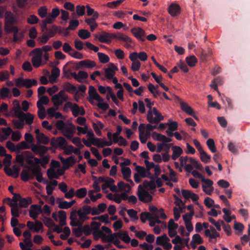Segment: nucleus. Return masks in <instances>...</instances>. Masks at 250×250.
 Returning a JSON list of instances; mask_svg holds the SVG:
<instances>
[{
  "instance_id": "15",
  "label": "nucleus",
  "mask_w": 250,
  "mask_h": 250,
  "mask_svg": "<svg viewBox=\"0 0 250 250\" xmlns=\"http://www.w3.org/2000/svg\"><path fill=\"white\" fill-rule=\"evenodd\" d=\"M42 212V208L40 205H32L30 207L29 215L33 219H36L39 213Z\"/></svg>"
},
{
  "instance_id": "24",
  "label": "nucleus",
  "mask_w": 250,
  "mask_h": 250,
  "mask_svg": "<svg viewBox=\"0 0 250 250\" xmlns=\"http://www.w3.org/2000/svg\"><path fill=\"white\" fill-rule=\"evenodd\" d=\"M63 88L65 91L70 93H73L75 92H76V93H78L77 87L69 82H65L63 83Z\"/></svg>"
},
{
  "instance_id": "32",
  "label": "nucleus",
  "mask_w": 250,
  "mask_h": 250,
  "mask_svg": "<svg viewBox=\"0 0 250 250\" xmlns=\"http://www.w3.org/2000/svg\"><path fill=\"white\" fill-rule=\"evenodd\" d=\"M32 203V199L30 197L27 198H21L19 201V205L22 208H27L29 205Z\"/></svg>"
},
{
  "instance_id": "49",
  "label": "nucleus",
  "mask_w": 250,
  "mask_h": 250,
  "mask_svg": "<svg viewBox=\"0 0 250 250\" xmlns=\"http://www.w3.org/2000/svg\"><path fill=\"white\" fill-rule=\"evenodd\" d=\"M23 154L26 155L28 158L33 159L36 165L41 164V160L33 156L29 151H25L23 152Z\"/></svg>"
},
{
  "instance_id": "9",
  "label": "nucleus",
  "mask_w": 250,
  "mask_h": 250,
  "mask_svg": "<svg viewBox=\"0 0 250 250\" xmlns=\"http://www.w3.org/2000/svg\"><path fill=\"white\" fill-rule=\"evenodd\" d=\"M91 207L87 205H84L82 207V208L78 209V216L81 220H83V223L85 220L88 219L87 215L90 214L91 212Z\"/></svg>"
},
{
  "instance_id": "59",
  "label": "nucleus",
  "mask_w": 250,
  "mask_h": 250,
  "mask_svg": "<svg viewBox=\"0 0 250 250\" xmlns=\"http://www.w3.org/2000/svg\"><path fill=\"white\" fill-rule=\"evenodd\" d=\"M127 213L129 216L135 220H138L139 219L137 216V212L133 209H129L126 210Z\"/></svg>"
},
{
  "instance_id": "25",
  "label": "nucleus",
  "mask_w": 250,
  "mask_h": 250,
  "mask_svg": "<svg viewBox=\"0 0 250 250\" xmlns=\"http://www.w3.org/2000/svg\"><path fill=\"white\" fill-rule=\"evenodd\" d=\"M115 37L113 39H117L120 41H123L126 43H132V39L128 36L121 33H118L117 34H115Z\"/></svg>"
},
{
  "instance_id": "62",
  "label": "nucleus",
  "mask_w": 250,
  "mask_h": 250,
  "mask_svg": "<svg viewBox=\"0 0 250 250\" xmlns=\"http://www.w3.org/2000/svg\"><path fill=\"white\" fill-rule=\"evenodd\" d=\"M124 0H117L107 3V6L111 8H114L121 4Z\"/></svg>"
},
{
  "instance_id": "60",
  "label": "nucleus",
  "mask_w": 250,
  "mask_h": 250,
  "mask_svg": "<svg viewBox=\"0 0 250 250\" xmlns=\"http://www.w3.org/2000/svg\"><path fill=\"white\" fill-rule=\"evenodd\" d=\"M49 101V98L46 96H43L40 98L39 100L37 102V104H39L40 105H42V104L47 105Z\"/></svg>"
},
{
  "instance_id": "27",
  "label": "nucleus",
  "mask_w": 250,
  "mask_h": 250,
  "mask_svg": "<svg viewBox=\"0 0 250 250\" xmlns=\"http://www.w3.org/2000/svg\"><path fill=\"white\" fill-rule=\"evenodd\" d=\"M60 70L56 67H54L51 70V75L49 76L50 81L53 83L57 78L60 76Z\"/></svg>"
},
{
  "instance_id": "6",
  "label": "nucleus",
  "mask_w": 250,
  "mask_h": 250,
  "mask_svg": "<svg viewBox=\"0 0 250 250\" xmlns=\"http://www.w3.org/2000/svg\"><path fill=\"white\" fill-rule=\"evenodd\" d=\"M137 195L139 200L145 203H148L152 200V197L149 192L144 189L141 185L138 186Z\"/></svg>"
},
{
  "instance_id": "45",
  "label": "nucleus",
  "mask_w": 250,
  "mask_h": 250,
  "mask_svg": "<svg viewBox=\"0 0 250 250\" xmlns=\"http://www.w3.org/2000/svg\"><path fill=\"white\" fill-rule=\"evenodd\" d=\"M78 36L82 39L85 40L90 36V32L85 29H81L78 32Z\"/></svg>"
},
{
  "instance_id": "40",
  "label": "nucleus",
  "mask_w": 250,
  "mask_h": 250,
  "mask_svg": "<svg viewBox=\"0 0 250 250\" xmlns=\"http://www.w3.org/2000/svg\"><path fill=\"white\" fill-rule=\"evenodd\" d=\"M200 159L203 162L205 163L209 162L211 159L210 156L208 155L204 150L200 153Z\"/></svg>"
},
{
  "instance_id": "53",
  "label": "nucleus",
  "mask_w": 250,
  "mask_h": 250,
  "mask_svg": "<svg viewBox=\"0 0 250 250\" xmlns=\"http://www.w3.org/2000/svg\"><path fill=\"white\" fill-rule=\"evenodd\" d=\"M10 90L7 87H3L0 89V97L1 99L7 98L9 96Z\"/></svg>"
},
{
  "instance_id": "5",
  "label": "nucleus",
  "mask_w": 250,
  "mask_h": 250,
  "mask_svg": "<svg viewBox=\"0 0 250 250\" xmlns=\"http://www.w3.org/2000/svg\"><path fill=\"white\" fill-rule=\"evenodd\" d=\"M65 90H60L58 93L54 95L52 98V102L55 106H59L62 104L66 102L68 99V96L67 95L64 94Z\"/></svg>"
},
{
  "instance_id": "34",
  "label": "nucleus",
  "mask_w": 250,
  "mask_h": 250,
  "mask_svg": "<svg viewBox=\"0 0 250 250\" xmlns=\"http://www.w3.org/2000/svg\"><path fill=\"white\" fill-rule=\"evenodd\" d=\"M38 108V115L40 119L43 120L46 117L45 108L43 105H40L39 104H37Z\"/></svg>"
},
{
  "instance_id": "26",
  "label": "nucleus",
  "mask_w": 250,
  "mask_h": 250,
  "mask_svg": "<svg viewBox=\"0 0 250 250\" xmlns=\"http://www.w3.org/2000/svg\"><path fill=\"white\" fill-rule=\"evenodd\" d=\"M14 107L12 108V111L14 112L15 115L18 118L21 112H23L21 110V107L19 102L17 100H14L13 102Z\"/></svg>"
},
{
  "instance_id": "55",
  "label": "nucleus",
  "mask_w": 250,
  "mask_h": 250,
  "mask_svg": "<svg viewBox=\"0 0 250 250\" xmlns=\"http://www.w3.org/2000/svg\"><path fill=\"white\" fill-rule=\"evenodd\" d=\"M13 124L16 128L21 129L24 125V122L22 119H19V120H13Z\"/></svg>"
},
{
  "instance_id": "7",
  "label": "nucleus",
  "mask_w": 250,
  "mask_h": 250,
  "mask_svg": "<svg viewBox=\"0 0 250 250\" xmlns=\"http://www.w3.org/2000/svg\"><path fill=\"white\" fill-rule=\"evenodd\" d=\"M50 149V147L41 145L32 144L31 146V149L33 152L35 154H39L41 157H42Z\"/></svg>"
},
{
  "instance_id": "18",
  "label": "nucleus",
  "mask_w": 250,
  "mask_h": 250,
  "mask_svg": "<svg viewBox=\"0 0 250 250\" xmlns=\"http://www.w3.org/2000/svg\"><path fill=\"white\" fill-rule=\"evenodd\" d=\"M19 115L18 118L22 119L23 121L25 120L27 124L31 125L33 123L34 117L31 113L28 112L25 114L24 112H21Z\"/></svg>"
},
{
  "instance_id": "48",
  "label": "nucleus",
  "mask_w": 250,
  "mask_h": 250,
  "mask_svg": "<svg viewBox=\"0 0 250 250\" xmlns=\"http://www.w3.org/2000/svg\"><path fill=\"white\" fill-rule=\"evenodd\" d=\"M203 240L198 233L194 234L192 236L191 243H196L197 244H201L203 243Z\"/></svg>"
},
{
  "instance_id": "56",
  "label": "nucleus",
  "mask_w": 250,
  "mask_h": 250,
  "mask_svg": "<svg viewBox=\"0 0 250 250\" xmlns=\"http://www.w3.org/2000/svg\"><path fill=\"white\" fill-rule=\"evenodd\" d=\"M78 227L77 228H73L72 231L74 233L75 235L77 237H81L83 234L82 228L83 225L82 226H77Z\"/></svg>"
},
{
  "instance_id": "10",
  "label": "nucleus",
  "mask_w": 250,
  "mask_h": 250,
  "mask_svg": "<svg viewBox=\"0 0 250 250\" xmlns=\"http://www.w3.org/2000/svg\"><path fill=\"white\" fill-rule=\"evenodd\" d=\"M78 215V210L75 209L73 210L71 213L69 218L71 220L70 225L72 227H76L77 226H82L83 222L82 220L79 218V219L77 218Z\"/></svg>"
},
{
  "instance_id": "23",
  "label": "nucleus",
  "mask_w": 250,
  "mask_h": 250,
  "mask_svg": "<svg viewBox=\"0 0 250 250\" xmlns=\"http://www.w3.org/2000/svg\"><path fill=\"white\" fill-rule=\"evenodd\" d=\"M154 136H155V139L158 141H160L163 142V144H167V143H169L172 141V139L170 138H167L165 135L156 133L155 132H153Z\"/></svg>"
},
{
  "instance_id": "51",
  "label": "nucleus",
  "mask_w": 250,
  "mask_h": 250,
  "mask_svg": "<svg viewBox=\"0 0 250 250\" xmlns=\"http://www.w3.org/2000/svg\"><path fill=\"white\" fill-rule=\"evenodd\" d=\"M122 235V233L121 232H116L113 233H111L110 235L107 236L106 241L108 242H113V240L119 237L121 238V235Z\"/></svg>"
},
{
  "instance_id": "42",
  "label": "nucleus",
  "mask_w": 250,
  "mask_h": 250,
  "mask_svg": "<svg viewBox=\"0 0 250 250\" xmlns=\"http://www.w3.org/2000/svg\"><path fill=\"white\" fill-rule=\"evenodd\" d=\"M136 171H137V173H138L142 177L145 178L146 177L147 170L144 167L139 166H136L135 168Z\"/></svg>"
},
{
  "instance_id": "8",
  "label": "nucleus",
  "mask_w": 250,
  "mask_h": 250,
  "mask_svg": "<svg viewBox=\"0 0 250 250\" xmlns=\"http://www.w3.org/2000/svg\"><path fill=\"white\" fill-rule=\"evenodd\" d=\"M38 83L37 80L35 79L19 78L16 81L17 86L22 85L27 88L31 87L32 85H36Z\"/></svg>"
},
{
  "instance_id": "14",
  "label": "nucleus",
  "mask_w": 250,
  "mask_h": 250,
  "mask_svg": "<svg viewBox=\"0 0 250 250\" xmlns=\"http://www.w3.org/2000/svg\"><path fill=\"white\" fill-rule=\"evenodd\" d=\"M60 159L63 165L64 169H68L76 163V159L74 156H70L66 159L61 157Z\"/></svg>"
},
{
  "instance_id": "54",
  "label": "nucleus",
  "mask_w": 250,
  "mask_h": 250,
  "mask_svg": "<svg viewBox=\"0 0 250 250\" xmlns=\"http://www.w3.org/2000/svg\"><path fill=\"white\" fill-rule=\"evenodd\" d=\"M0 112H3L6 116H9L11 113L8 112V105L5 103H2L0 105Z\"/></svg>"
},
{
  "instance_id": "2",
  "label": "nucleus",
  "mask_w": 250,
  "mask_h": 250,
  "mask_svg": "<svg viewBox=\"0 0 250 250\" xmlns=\"http://www.w3.org/2000/svg\"><path fill=\"white\" fill-rule=\"evenodd\" d=\"M50 144L54 147H61L64 149L66 155H70L72 153L76 155H79L81 153L80 148H75L72 145H69L66 147L65 146L66 145L67 142L65 139L62 137L52 138L50 141Z\"/></svg>"
},
{
  "instance_id": "11",
  "label": "nucleus",
  "mask_w": 250,
  "mask_h": 250,
  "mask_svg": "<svg viewBox=\"0 0 250 250\" xmlns=\"http://www.w3.org/2000/svg\"><path fill=\"white\" fill-rule=\"evenodd\" d=\"M131 32L139 41L143 42L145 41L146 33L142 28L134 27L131 29Z\"/></svg>"
},
{
  "instance_id": "47",
  "label": "nucleus",
  "mask_w": 250,
  "mask_h": 250,
  "mask_svg": "<svg viewBox=\"0 0 250 250\" xmlns=\"http://www.w3.org/2000/svg\"><path fill=\"white\" fill-rule=\"evenodd\" d=\"M91 145L97 146L98 147H103L102 145V142L103 141L101 139L98 138H92L90 139Z\"/></svg>"
},
{
  "instance_id": "39",
  "label": "nucleus",
  "mask_w": 250,
  "mask_h": 250,
  "mask_svg": "<svg viewBox=\"0 0 250 250\" xmlns=\"http://www.w3.org/2000/svg\"><path fill=\"white\" fill-rule=\"evenodd\" d=\"M46 31L47 33L45 34H47L49 38L53 37L56 32H61L58 31V27L55 25H53L52 29H48Z\"/></svg>"
},
{
  "instance_id": "37",
  "label": "nucleus",
  "mask_w": 250,
  "mask_h": 250,
  "mask_svg": "<svg viewBox=\"0 0 250 250\" xmlns=\"http://www.w3.org/2000/svg\"><path fill=\"white\" fill-rule=\"evenodd\" d=\"M186 60L188 64L190 67L195 66L197 62V59L194 55L187 57Z\"/></svg>"
},
{
  "instance_id": "20",
  "label": "nucleus",
  "mask_w": 250,
  "mask_h": 250,
  "mask_svg": "<svg viewBox=\"0 0 250 250\" xmlns=\"http://www.w3.org/2000/svg\"><path fill=\"white\" fill-rule=\"evenodd\" d=\"M70 126L65 127L64 130L62 131L64 136L68 139H71L75 133V126L72 124H70Z\"/></svg>"
},
{
  "instance_id": "57",
  "label": "nucleus",
  "mask_w": 250,
  "mask_h": 250,
  "mask_svg": "<svg viewBox=\"0 0 250 250\" xmlns=\"http://www.w3.org/2000/svg\"><path fill=\"white\" fill-rule=\"evenodd\" d=\"M47 174L49 179L53 178H58V176L56 174L55 171L53 168H49L47 170Z\"/></svg>"
},
{
  "instance_id": "64",
  "label": "nucleus",
  "mask_w": 250,
  "mask_h": 250,
  "mask_svg": "<svg viewBox=\"0 0 250 250\" xmlns=\"http://www.w3.org/2000/svg\"><path fill=\"white\" fill-rule=\"evenodd\" d=\"M38 21V18L34 15H30V17L27 19L28 23L31 24L37 23Z\"/></svg>"
},
{
  "instance_id": "41",
  "label": "nucleus",
  "mask_w": 250,
  "mask_h": 250,
  "mask_svg": "<svg viewBox=\"0 0 250 250\" xmlns=\"http://www.w3.org/2000/svg\"><path fill=\"white\" fill-rule=\"evenodd\" d=\"M97 55L101 62L105 63L109 61L110 59L108 55L101 52H98Z\"/></svg>"
},
{
  "instance_id": "50",
  "label": "nucleus",
  "mask_w": 250,
  "mask_h": 250,
  "mask_svg": "<svg viewBox=\"0 0 250 250\" xmlns=\"http://www.w3.org/2000/svg\"><path fill=\"white\" fill-rule=\"evenodd\" d=\"M85 7L84 5H78L76 7V11L79 16H83L85 14Z\"/></svg>"
},
{
  "instance_id": "46",
  "label": "nucleus",
  "mask_w": 250,
  "mask_h": 250,
  "mask_svg": "<svg viewBox=\"0 0 250 250\" xmlns=\"http://www.w3.org/2000/svg\"><path fill=\"white\" fill-rule=\"evenodd\" d=\"M29 148H31V146H30L25 141H21L17 145V150L18 151H20L21 150Z\"/></svg>"
},
{
  "instance_id": "35",
  "label": "nucleus",
  "mask_w": 250,
  "mask_h": 250,
  "mask_svg": "<svg viewBox=\"0 0 250 250\" xmlns=\"http://www.w3.org/2000/svg\"><path fill=\"white\" fill-rule=\"evenodd\" d=\"M87 189L85 188H80L75 192V195L79 198H83L87 194Z\"/></svg>"
},
{
  "instance_id": "33",
  "label": "nucleus",
  "mask_w": 250,
  "mask_h": 250,
  "mask_svg": "<svg viewBox=\"0 0 250 250\" xmlns=\"http://www.w3.org/2000/svg\"><path fill=\"white\" fill-rule=\"evenodd\" d=\"M121 171L123 178L125 180L127 179H128L130 177L131 174V170L129 167H122Z\"/></svg>"
},
{
  "instance_id": "44",
  "label": "nucleus",
  "mask_w": 250,
  "mask_h": 250,
  "mask_svg": "<svg viewBox=\"0 0 250 250\" xmlns=\"http://www.w3.org/2000/svg\"><path fill=\"white\" fill-rule=\"evenodd\" d=\"M189 162L193 166V168L195 167L199 170H202L203 169V166L199 161H197L191 157L189 158Z\"/></svg>"
},
{
  "instance_id": "22",
  "label": "nucleus",
  "mask_w": 250,
  "mask_h": 250,
  "mask_svg": "<svg viewBox=\"0 0 250 250\" xmlns=\"http://www.w3.org/2000/svg\"><path fill=\"white\" fill-rule=\"evenodd\" d=\"M173 153L171 156V159L175 161L177 160L183 153L182 149L179 146H173L172 148Z\"/></svg>"
},
{
  "instance_id": "3",
  "label": "nucleus",
  "mask_w": 250,
  "mask_h": 250,
  "mask_svg": "<svg viewBox=\"0 0 250 250\" xmlns=\"http://www.w3.org/2000/svg\"><path fill=\"white\" fill-rule=\"evenodd\" d=\"M27 168L23 169L21 173V179L24 182L28 181L30 179H33L42 170L38 165H33L32 167H27Z\"/></svg>"
},
{
  "instance_id": "30",
  "label": "nucleus",
  "mask_w": 250,
  "mask_h": 250,
  "mask_svg": "<svg viewBox=\"0 0 250 250\" xmlns=\"http://www.w3.org/2000/svg\"><path fill=\"white\" fill-rule=\"evenodd\" d=\"M140 219L142 223H145L146 220H152L153 218V216L149 212H143L140 215Z\"/></svg>"
},
{
  "instance_id": "36",
  "label": "nucleus",
  "mask_w": 250,
  "mask_h": 250,
  "mask_svg": "<svg viewBox=\"0 0 250 250\" xmlns=\"http://www.w3.org/2000/svg\"><path fill=\"white\" fill-rule=\"evenodd\" d=\"M36 139L39 144H43L44 145H47L50 142L49 138L45 136L43 133H42L39 138H37Z\"/></svg>"
},
{
  "instance_id": "1",
  "label": "nucleus",
  "mask_w": 250,
  "mask_h": 250,
  "mask_svg": "<svg viewBox=\"0 0 250 250\" xmlns=\"http://www.w3.org/2000/svg\"><path fill=\"white\" fill-rule=\"evenodd\" d=\"M17 22V18L11 12H5V30L7 33H14L13 40L14 42L18 41L22 37L21 34L19 33V28L16 26H14Z\"/></svg>"
},
{
  "instance_id": "61",
  "label": "nucleus",
  "mask_w": 250,
  "mask_h": 250,
  "mask_svg": "<svg viewBox=\"0 0 250 250\" xmlns=\"http://www.w3.org/2000/svg\"><path fill=\"white\" fill-rule=\"evenodd\" d=\"M42 58L33 57L32 58V62L33 65L36 68L39 67L41 65Z\"/></svg>"
},
{
  "instance_id": "43",
  "label": "nucleus",
  "mask_w": 250,
  "mask_h": 250,
  "mask_svg": "<svg viewBox=\"0 0 250 250\" xmlns=\"http://www.w3.org/2000/svg\"><path fill=\"white\" fill-rule=\"evenodd\" d=\"M167 125L168 126V130L171 131H174L178 128V123L176 121H173L169 119L168 120Z\"/></svg>"
},
{
  "instance_id": "19",
  "label": "nucleus",
  "mask_w": 250,
  "mask_h": 250,
  "mask_svg": "<svg viewBox=\"0 0 250 250\" xmlns=\"http://www.w3.org/2000/svg\"><path fill=\"white\" fill-rule=\"evenodd\" d=\"M160 210H161V212H160V214L153 216V218L152 219V220H153L154 221L155 224L156 223H157V224L163 223V224L164 225V227L166 228L167 227L166 223L164 222H162L161 220H160L159 218H160L162 219H166L167 218V216L166 214L164 213V210L162 208H160Z\"/></svg>"
},
{
  "instance_id": "52",
  "label": "nucleus",
  "mask_w": 250,
  "mask_h": 250,
  "mask_svg": "<svg viewBox=\"0 0 250 250\" xmlns=\"http://www.w3.org/2000/svg\"><path fill=\"white\" fill-rule=\"evenodd\" d=\"M79 25V22L78 20H71L69 22V25L66 28V30H75Z\"/></svg>"
},
{
  "instance_id": "28",
  "label": "nucleus",
  "mask_w": 250,
  "mask_h": 250,
  "mask_svg": "<svg viewBox=\"0 0 250 250\" xmlns=\"http://www.w3.org/2000/svg\"><path fill=\"white\" fill-rule=\"evenodd\" d=\"M181 108L185 113L189 115H193L194 111L193 109L186 103L182 102L181 103Z\"/></svg>"
},
{
  "instance_id": "4",
  "label": "nucleus",
  "mask_w": 250,
  "mask_h": 250,
  "mask_svg": "<svg viewBox=\"0 0 250 250\" xmlns=\"http://www.w3.org/2000/svg\"><path fill=\"white\" fill-rule=\"evenodd\" d=\"M147 120L150 124H157L164 120V117L161 115L156 107L152 108V111L149 110L147 115Z\"/></svg>"
},
{
  "instance_id": "13",
  "label": "nucleus",
  "mask_w": 250,
  "mask_h": 250,
  "mask_svg": "<svg viewBox=\"0 0 250 250\" xmlns=\"http://www.w3.org/2000/svg\"><path fill=\"white\" fill-rule=\"evenodd\" d=\"M115 37L114 34L104 31L103 32L102 34L100 36H96V38H97L101 42L106 43H109L110 42L111 39H113Z\"/></svg>"
},
{
  "instance_id": "38",
  "label": "nucleus",
  "mask_w": 250,
  "mask_h": 250,
  "mask_svg": "<svg viewBox=\"0 0 250 250\" xmlns=\"http://www.w3.org/2000/svg\"><path fill=\"white\" fill-rule=\"evenodd\" d=\"M207 145L210 151L212 153H215L217 151L214 140L212 139H209L207 141Z\"/></svg>"
},
{
  "instance_id": "16",
  "label": "nucleus",
  "mask_w": 250,
  "mask_h": 250,
  "mask_svg": "<svg viewBox=\"0 0 250 250\" xmlns=\"http://www.w3.org/2000/svg\"><path fill=\"white\" fill-rule=\"evenodd\" d=\"M78 66H77V69H81L82 67L93 68L96 66V64L94 61L90 60H82L78 62Z\"/></svg>"
},
{
  "instance_id": "12",
  "label": "nucleus",
  "mask_w": 250,
  "mask_h": 250,
  "mask_svg": "<svg viewBox=\"0 0 250 250\" xmlns=\"http://www.w3.org/2000/svg\"><path fill=\"white\" fill-rule=\"evenodd\" d=\"M88 94L89 96L88 100L91 104L92 103L90 99L96 100L98 102H103L104 101V99L98 94L96 91V89L92 85H90L89 87Z\"/></svg>"
},
{
  "instance_id": "58",
  "label": "nucleus",
  "mask_w": 250,
  "mask_h": 250,
  "mask_svg": "<svg viewBox=\"0 0 250 250\" xmlns=\"http://www.w3.org/2000/svg\"><path fill=\"white\" fill-rule=\"evenodd\" d=\"M78 82L79 83H82V80L87 79L88 77V75L85 71H80L78 73Z\"/></svg>"
},
{
  "instance_id": "17",
  "label": "nucleus",
  "mask_w": 250,
  "mask_h": 250,
  "mask_svg": "<svg viewBox=\"0 0 250 250\" xmlns=\"http://www.w3.org/2000/svg\"><path fill=\"white\" fill-rule=\"evenodd\" d=\"M180 6L177 4H171L168 8L169 14L172 17L177 16L180 13Z\"/></svg>"
},
{
  "instance_id": "21",
  "label": "nucleus",
  "mask_w": 250,
  "mask_h": 250,
  "mask_svg": "<svg viewBox=\"0 0 250 250\" xmlns=\"http://www.w3.org/2000/svg\"><path fill=\"white\" fill-rule=\"evenodd\" d=\"M72 112L74 117H77L79 115H84L85 110L83 106L80 107L77 104L74 103L72 108Z\"/></svg>"
},
{
  "instance_id": "29",
  "label": "nucleus",
  "mask_w": 250,
  "mask_h": 250,
  "mask_svg": "<svg viewBox=\"0 0 250 250\" xmlns=\"http://www.w3.org/2000/svg\"><path fill=\"white\" fill-rule=\"evenodd\" d=\"M93 235L94 240H99L100 237H101L104 242L106 241V239L107 237V235L104 232H103L102 231L100 230H95L93 232Z\"/></svg>"
},
{
  "instance_id": "63",
  "label": "nucleus",
  "mask_w": 250,
  "mask_h": 250,
  "mask_svg": "<svg viewBox=\"0 0 250 250\" xmlns=\"http://www.w3.org/2000/svg\"><path fill=\"white\" fill-rule=\"evenodd\" d=\"M69 54L71 57L76 59H82L83 58V55L81 53L75 51L74 49L71 52H69Z\"/></svg>"
},
{
  "instance_id": "31",
  "label": "nucleus",
  "mask_w": 250,
  "mask_h": 250,
  "mask_svg": "<svg viewBox=\"0 0 250 250\" xmlns=\"http://www.w3.org/2000/svg\"><path fill=\"white\" fill-rule=\"evenodd\" d=\"M9 206L11 207V214L13 217H19L20 216V212L18 208V203L9 204Z\"/></svg>"
}]
</instances>
